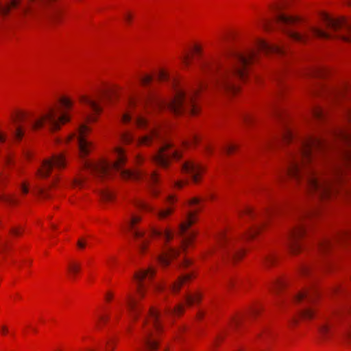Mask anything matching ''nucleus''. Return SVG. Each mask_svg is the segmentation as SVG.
<instances>
[{"mask_svg":"<svg viewBox=\"0 0 351 351\" xmlns=\"http://www.w3.org/2000/svg\"><path fill=\"white\" fill-rule=\"evenodd\" d=\"M349 126L330 133V139L298 136L285 128L282 141L291 145L279 179L293 180L318 199L331 198L337 191L343 164L351 162V109L346 110Z\"/></svg>","mask_w":351,"mask_h":351,"instance_id":"f257e3e1","label":"nucleus"},{"mask_svg":"<svg viewBox=\"0 0 351 351\" xmlns=\"http://www.w3.org/2000/svg\"><path fill=\"white\" fill-rule=\"evenodd\" d=\"M258 51L282 54L284 49L260 39L256 43V50L250 49L245 53L237 51H230L228 55L230 59L229 64H224L217 60L202 61L200 63L201 71L210 79L211 86L230 94H235L239 90L236 80L245 79L248 66L256 60Z\"/></svg>","mask_w":351,"mask_h":351,"instance_id":"f03ea898","label":"nucleus"},{"mask_svg":"<svg viewBox=\"0 0 351 351\" xmlns=\"http://www.w3.org/2000/svg\"><path fill=\"white\" fill-rule=\"evenodd\" d=\"M134 121L139 128L147 129L146 133L136 140L138 145L149 146L161 144L158 152L152 156L153 162L162 168H167L171 159L178 160L182 157L180 151L173 148V145L165 139L163 134L157 127L149 125L146 117L136 115Z\"/></svg>","mask_w":351,"mask_h":351,"instance_id":"7ed1b4c3","label":"nucleus"},{"mask_svg":"<svg viewBox=\"0 0 351 351\" xmlns=\"http://www.w3.org/2000/svg\"><path fill=\"white\" fill-rule=\"evenodd\" d=\"M322 19L326 26L331 30L335 32L342 30L343 32L332 35L330 32L312 25H307L299 32L287 29L285 30V32L292 40L301 43H306L311 39V36L326 39L336 38L351 43V26L347 24L343 19H334L328 14L323 13Z\"/></svg>","mask_w":351,"mask_h":351,"instance_id":"20e7f679","label":"nucleus"},{"mask_svg":"<svg viewBox=\"0 0 351 351\" xmlns=\"http://www.w3.org/2000/svg\"><path fill=\"white\" fill-rule=\"evenodd\" d=\"M73 104L71 99L63 96L59 99V105L51 107L40 117H34L29 113L19 112L16 119L19 121L27 120L31 130H36L47 125L51 130H57L60 126L70 120L66 110L70 109Z\"/></svg>","mask_w":351,"mask_h":351,"instance_id":"39448f33","label":"nucleus"},{"mask_svg":"<svg viewBox=\"0 0 351 351\" xmlns=\"http://www.w3.org/2000/svg\"><path fill=\"white\" fill-rule=\"evenodd\" d=\"M208 86L207 82L203 79H199L195 87L186 91L182 88H175L174 97L168 102L159 99L151 101L152 105L155 108H167L175 114H180L187 112L192 114L197 112V107L195 104V98L199 93Z\"/></svg>","mask_w":351,"mask_h":351,"instance_id":"423d86ee","label":"nucleus"},{"mask_svg":"<svg viewBox=\"0 0 351 351\" xmlns=\"http://www.w3.org/2000/svg\"><path fill=\"white\" fill-rule=\"evenodd\" d=\"M115 154L117 160L112 163L106 160H100L98 162L85 160L84 167L97 178L101 180L110 177L113 171H120L122 178L124 179L138 180L144 177V174L141 171H130L122 168V165L125 161V157L124 152L121 148H116Z\"/></svg>","mask_w":351,"mask_h":351,"instance_id":"0eeeda50","label":"nucleus"},{"mask_svg":"<svg viewBox=\"0 0 351 351\" xmlns=\"http://www.w3.org/2000/svg\"><path fill=\"white\" fill-rule=\"evenodd\" d=\"M155 269L152 267L146 269H142L134 275V279L137 284L136 297L128 295L126 305L129 316L131 319L136 320L141 312L140 300L145 297L146 286L144 283L145 280H152L155 274Z\"/></svg>","mask_w":351,"mask_h":351,"instance_id":"6e6552de","label":"nucleus"},{"mask_svg":"<svg viewBox=\"0 0 351 351\" xmlns=\"http://www.w3.org/2000/svg\"><path fill=\"white\" fill-rule=\"evenodd\" d=\"M314 215L313 212L302 211L297 214L294 219V225L287 237V246L293 254L300 251L299 239L304 234V223Z\"/></svg>","mask_w":351,"mask_h":351,"instance_id":"1a4fd4ad","label":"nucleus"},{"mask_svg":"<svg viewBox=\"0 0 351 351\" xmlns=\"http://www.w3.org/2000/svg\"><path fill=\"white\" fill-rule=\"evenodd\" d=\"M160 311L152 306L149 311V319L144 322V343L147 351H155L158 348V341L152 329L158 332L160 330Z\"/></svg>","mask_w":351,"mask_h":351,"instance_id":"9d476101","label":"nucleus"},{"mask_svg":"<svg viewBox=\"0 0 351 351\" xmlns=\"http://www.w3.org/2000/svg\"><path fill=\"white\" fill-rule=\"evenodd\" d=\"M217 246L213 250L222 256H227L232 260H238L244 254L243 249L237 243V240L227 235L225 232H220L217 236Z\"/></svg>","mask_w":351,"mask_h":351,"instance_id":"9b49d317","label":"nucleus"},{"mask_svg":"<svg viewBox=\"0 0 351 351\" xmlns=\"http://www.w3.org/2000/svg\"><path fill=\"white\" fill-rule=\"evenodd\" d=\"M317 298V291L313 288L304 289L293 296V301L302 305L299 311V317L310 319L314 317V311L311 307V304L315 302Z\"/></svg>","mask_w":351,"mask_h":351,"instance_id":"f8f14e48","label":"nucleus"},{"mask_svg":"<svg viewBox=\"0 0 351 351\" xmlns=\"http://www.w3.org/2000/svg\"><path fill=\"white\" fill-rule=\"evenodd\" d=\"M141 217L135 214L133 210L128 209L126 216L124 219L125 228L131 232L135 241H136L138 250L143 253L145 252L147 240L144 238V232L135 228V225L140 222Z\"/></svg>","mask_w":351,"mask_h":351,"instance_id":"ddd939ff","label":"nucleus"},{"mask_svg":"<svg viewBox=\"0 0 351 351\" xmlns=\"http://www.w3.org/2000/svg\"><path fill=\"white\" fill-rule=\"evenodd\" d=\"M348 314H351V308L337 311L334 313L332 319L328 317L324 318L317 326L320 339L323 341L329 339L333 334L335 322L339 319H343Z\"/></svg>","mask_w":351,"mask_h":351,"instance_id":"4468645a","label":"nucleus"},{"mask_svg":"<svg viewBox=\"0 0 351 351\" xmlns=\"http://www.w3.org/2000/svg\"><path fill=\"white\" fill-rule=\"evenodd\" d=\"M65 165L66 160L62 154L53 155L51 158L43 162L42 167L37 171V175L41 178H47L53 169H61Z\"/></svg>","mask_w":351,"mask_h":351,"instance_id":"2eb2a0df","label":"nucleus"},{"mask_svg":"<svg viewBox=\"0 0 351 351\" xmlns=\"http://www.w3.org/2000/svg\"><path fill=\"white\" fill-rule=\"evenodd\" d=\"M350 237L351 232L349 231L339 232L331 238H325L319 241L317 244L318 251L322 254H325L332 250L336 244L343 242Z\"/></svg>","mask_w":351,"mask_h":351,"instance_id":"dca6fc26","label":"nucleus"},{"mask_svg":"<svg viewBox=\"0 0 351 351\" xmlns=\"http://www.w3.org/2000/svg\"><path fill=\"white\" fill-rule=\"evenodd\" d=\"M195 212H189L186 220L179 225L178 233L182 237V247L183 248L190 245L195 237V232L193 231L188 232V229L195 222Z\"/></svg>","mask_w":351,"mask_h":351,"instance_id":"f3484780","label":"nucleus"},{"mask_svg":"<svg viewBox=\"0 0 351 351\" xmlns=\"http://www.w3.org/2000/svg\"><path fill=\"white\" fill-rule=\"evenodd\" d=\"M79 101L90 112L87 115L88 121H94L95 119V115L99 114L101 112V107L99 101L91 96L80 95H79Z\"/></svg>","mask_w":351,"mask_h":351,"instance_id":"a211bd4d","label":"nucleus"},{"mask_svg":"<svg viewBox=\"0 0 351 351\" xmlns=\"http://www.w3.org/2000/svg\"><path fill=\"white\" fill-rule=\"evenodd\" d=\"M89 131L88 126L82 124L77 131V134H74L76 136L77 143L78 145L79 152L81 157L87 155L92 149V144L86 138V134Z\"/></svg>","mask_w":351,"mask_h":351,"instance_id":"6ab92c4d","label":"nucleus"},{"mask_svg":"<svg viewBox=\"0 0 351 351\" xmlns=\"http://www.w3.org/2000/svg\"><path fill=\"white\" fill-rule=\"evenodd\" d=\"M182 171L190 175L194 182H198L203 172V167L193 160H187L182 165Z\"/></svg>","mask_w":351,"mask_h":351,"instance_id":"aec40b11","label":"nucleus"},{"mask_svg":"<svg viewBox=\"0 0 351 351\" xmlns=\"http://www.w3.org/2000/svg\"><path fill=\"white\" fill-rule=\"evenodd\" d=\"M180 253V250L168 247L165 251L158 256V261L162 266H167L169 264L170 259L176 257Z\"/></svg>","mask_w":351,"mask_h":351,"instance_id":"412c9836","label":"nucleus"},{"mask_svg":"<svg viewBox=\"0 0 351 351\" xmlns=\"http://www.w3.org/2000/svg\"><path fill=\"white\" fill-rule=\"evenodd\" d=\"M276 21L281 25H292L298 22L302 21V19L297 16L287 15L283 13H279L276 16Z\"/></svg>","mask_w":351,"mask_h":351,"instance_id":"4be33fe9","label":"nucleus"},{"mask_svg":"<svg viewBox=\"0 0 351 351\" xmlns=\"http://www.w3.org/2000/svg\"><path fill=\"white\" fill-rule=\"evenodd\" d=\"M150 235L153 238L162 239L166 242L170 241L173 236V232L169 229L160 230L153 227L150 229Z\"/></svg>","mask_w":351,"mask_h":351,"instance_id":"5701e85b","label":"nucleus"},{"mask_svg":"<svg viewBox=\"0 0 351 351\" xmlns=\"http://www.w3.org/2000/svg\"><path fill=\"white\" fill-rule=\"evenodd\" d=\"M21 0H9L5 5L0 3V14L7 15L10 12V8H19L21 4Z\"/></svg>","mask_w":351,"mask_h":351,"instance_id":"b1692460","label":"nucleus"},{"mask_svg":"<svg viewBox=\"0 0 351 351\" xmlns=\"http://www.w3.org/2000/svg\"><path fill=\"white\" fill-rule=\"evenodd\" d=\"M191 278V275L189 274L181 276L178 279L171 285V289L173 293H177L180 291L181 287Z\"/></svg>","mask_w":351,"mask_h":351,"instance_id":"393cba45","label":"nucleus"},{"mask_svg":"<svg viewBox=\"0 0 351 351\" xmlns=\"http://www.w3.org/2000/svg\"><path fill=\"white\" fill-rule=\"evenodd\" d=\"M146 179L149 184V191L153 196H156L158 194V191L152 186V184H156L158 181V176L156 172H153L152 174L147 176Z\"/></svg>","mask_w":351,"mask_h":351,"instance_id":"a878e982","label":"nucleus"},{"mask_svg":"<svg viewBox=\"0 0 351 351\" xmlns=\"http://www.w3.org/2000/svg\"><path fill=\"white\" fill-rule=\"evenodd\" d=\"M263 220H261V221L256 225L253 228H252L245 236L246 239H251L255 237V235L259 232L260 229L264 225Z\"/></svg>","mask_w":351,"mask_h":351,"instance_id":"bb28decb","label":"nucleus"},{"mask_svg":"<svg viewBox=\"0 0 351 351\" xmlns=\"http://www.w3.org/2000/svg\"><path fill=\"white\" fill-rule=\"evenodd\" d=\"M134 205L141 210H145L148 212H154V209L152 206H149L147 203L140 199H136L134 201Z\"/></svg>","mask_w":351,"mask_h":351,"instance_id":"cd10ccee","label":"nucleus"},{"mask_svg":"<svg viewBox=\"0 0 351 351\" xmlns=\"http://www.w3.org/2000/svg\"><path fill=\"white\" fill-rule=\"evenodd\" d=\"M173 211V208L171 207L165 208L164 209L158 210L156 212V215L160 219H165L169 215H170Z\"/></svg>","mask_w":351,"mask_h":351,"instance_id":"c85d7f7f","label":"nucleus"},{"mask_svg":"<svg viewBox=\"0 0 351 351\" xmlns=\"http://www.w3.org/2000/svg\"><path fill=\"white\" fill-rule=\"evenodd\" d=\"M312 115L317 119H322L325 117L324 110L319 106H314L311 110Z\"/></svg>","mask_w":351,"mask_h":351,"instance_id":"c756f323","label":"nucleus"},{"mask_svg":"<svg viewBox=\"0 0 351 351\" xmlns=\"http://www.w3.org/2000/svg\"><path fill=\"white\" fill-rule=\"evenodd\" d=\"M184 311V306L182 304H178L173 308H167L165 310L167 314L173 315H180Z\"/></svg>","mask_w":351,"mask_h":351,"instance_id":"7c9ffc66","label":"nucleus"},{"mask_svg":"<svg viewBox=\"0 0 351 351\" xmlns=\"http://www.w3.org/2000/svg\"><path fill=\"white\" fill-rule=\"evenodd\" d=\"M100 195L101 199L106 202L111 201L114 197L113 193L108 189H101L100 191Z\"/></svg>","mask_w":351,"mask_h":351,"instance_id":"2f4dec72","label":"nucleus"},{"mask_svg":"<svg viewBox=\"0 0 351 351\" xmlns=\"http://www.w3.org/2000/svg\"><path fill=\"white\" fill-rule=\"evenodd\" d=\"M0 199L6 204L12 205L17 203V199L12 195L0 193Z\"/></svg>","mask_w":351,"mask_h":351,"instance_id":"473e14b6","label":"nucleus"},{"mask_svg":"<svg viewBox=\"0 0 351 351\" xmlns=\"http://www.w3.org/2000/svg\"><path fill=\"white\" fill-rule=\"evenodd\" d=\"M185 300L189 305H192L193 303L200 301L201 295L199 293H195V295L187 294L185 295Z\"/></svg>","mask_w":351,"mask_h":351,"instance_id":"72a5a7b5","label":"nucleus"},{"mask_svg":"<svg viewBox=\"0 0 351 351\" xmlns=\"http://www.w3.org/2000/svg\"><path fill=\"white\" fill-rule=\"evenodd\" d=\"M239 215L240 217L245 215L249 217L250 218H253L256 215V214L252 210V209L249 207H245L241 210H239Z\"/></svg>","mask_w":351,"mask_h":351,"instance_id":"f704fd0d","label":"nucleus"},{"mask_svg":"<svg viewBox=\"0 0 351 351\" xmlns=\"http://www.w3.org/2000/svg\"><path fill=\"white\" fill-rule=\"evenodd\" d=\"M25 131V130L23 127L17 126L16 128V129L14 130V131L13 132L14 137L16 140L20 141L22 138V137L23 136Z\"/></svg>","mask_w":351,"mask_h":351,"instance_id":"c9c22d12","label":"nucleus"},{"mask_svg":"<svg viewBox=\"0 0 351 351\" xmlns=\"http://www.w3.org/2000/svg\"><path fill=\"white\" fill-rule=\"evenodd\" d=\"M263 264L266 267L272 265L275 262V257L273 254H268L263 258Z\"/></svg>","mask_w":351,"mask_h":351,"instance_id":"e433bc0d","label":"nucleus"},{"mask_svg":"<svg viewBox=\"0 0 351 351\" xmlns=\"http://www.w3.org/2000/svg\"><path fill=\"white\" fill-rule=\"evenodd\" d=\"M121 139L125 143H130L134 140V137L130 132H125L121 134Z\"/></svg>","mask_w":351,"mask_h":351,"instance_id":"4c0bfd02","label":"nucleus"},{"mask_svg":"<svg viewBox=\"0 0 351 351\" xmlns=\"http://www.w3.org/2000/svg\"><path fill=\"white\" fill-rule=\"evenodd\" d=\"M80 270V265L77 263H71L69 266V271L74 277L75 275Z\"/></svg>","mask_w":351,"mask_h":351,"instance_id":"58836bf2","label":"nucleus"},{"mask_svg":"<svg viewBox=\"0 0 351 351\" xmlns=\"http://www.w3.org/2000/svg\"><path fill=\"white\" fill-rule=\"evenodd\" d=\"M286 285V282L283 280H277L274 284V289L278 291Z\"/></svg>","mask_w":351,"mask_h":351,"instance_id":"ea45409f","label":"nucleus"},{"mask_svg":"<svg viewBox=\"0 0 351 351\" xmlns=\"http://www.w3.org/2000/svg\"><path fill=\"white\" fill-rule=\"evenodd\" d=\"M139 80L143 86H147L152 81V76L149 75H143L139 77Z\"/></svg>","mask_w":351,"mask_h":351,"instance_id":"a19ab883","label":"nucleus"},{"mask_svg":"<svg viewBox=\"0 0 351 351\" xmlns=\"http://www.w3.org/2000/svg\"><path fill=\"white\" fill-rule=\"evenodd\" d=\"M158 78L160 81H166L169 79V75L165 70H160L158 74Z\"/></svg>","mask_w":351,"mask_h":351,"instance_id":"79ce46f5","label":"nucleus"},{"mask_svg":"<svg viewBox=\"0 0 351 351\" xmlns=\"http://www.w3.org/2000/svg\"><path fill=\"white\" fill-rule=\"evenodd\" d=\"M326 71L324 69H316L311 72V75L315 77H322Z\"/></svg>","mask_w":351,"mask_h":351,"instance_id":"37998d69","label":"nucleus"},{"mask_svg":"<svg viewBox=\"0 0 351 351\" xmlns=\"http://www.w3.org/2000/svg\"><path fill=\"white\" fill-rule=\"evenodd\" d=\"M237 147L235 145H227L223 147V150L228 154H230L233 151L237 149Z\"/></svg>","mask_w":351,"mask_h":351,"instance_id":"c03bdc74","label":"nucleus"},{"mask_svg":"<svg viewBox=\"0 0 351 351\" xmlns=\"http://www.w3.org/2000/svg\"><path fill=\"white\" fill-rule=\"evenodd\" d=\"M254 118L253 117L252 115H251L250 114H244L243 117V121L245 123V124H246V125L250 124L251 123H252L254 121Z\"/></svg>","mask_w":351,"mask_h":351,"instance_id":"a18cd8bd","label":"nucleus"},{"mask_svg":"<svg viewBox=\"0 0 351 351\" xmlns=\"http://www.w3.org/2000/svg\"><path fill=\"white\" fill-rule=\"evenodd\" d=\"M84 180H85V178H82V177L76 178L73 181V184L75 187L81 188L83 186V183H84Z\"/></svg>","mask_w":351,"mask_h":351,"instance_id":"49530a36","label":"nucleus"},{"mask_svg":"<svg viewBox=\"0 0 351 351\" xmlns=\"http://www.w3.org/2000/svg\"><path fill=\"white\" fill-rule=\"evenodd\" d=\"M37 192L43 198L49 197V194H48L47 191L45 189H43V188H38Z\"/></svg>","mask_w":351,"mask_h":351,"instance_id":"de8ad7c7","label":"nucleus"},{"mask_svg":"<svg viewBox=\"0 0 351 351\" xmlns=\"http://www.w3.org/2000/svg\"><path fill=\"white\" fill-rule=\"evenodd\" d=\"M122 121L125 123H128L132 119V116L129 113H125L122 116Z\"/></svg>","mask_w":351,"mask_h":351,"instance_id":"09e8293b","label":"nucleus"},{"mask_svg":"<svg viewBox=\"0 0 351 351\" xmlns=\"http://www.w3.org/2000/svg\"><path fill=\"white\" fill-rule=\"evenodd\" d=\"M273 210L272 209H267L266 210H265L261 215V218H266L269 216H270L272 213H273Z\"/></svg>","mask_w":351,"mask_h":351,"instance_id":"8fccbe9b","label":"nucleus"},{"mask_svg":"<svg viewBox=\"0 0 351 351\" xmlns=\"http://www.w3.org/2000/svg\"><path fill=\"white\" fill-rule=\"evenodd\" d=\"M132 16L130 13L127 12V13L124 14L123 19L126 23H130V22L132 21Z\"/></svg>","mask_w":351,"mask_h":351,"instance_id":"3c124183","label":"nucleus"},{"mask_svg":"<svg viewBox=\"0 0 351 351\" xmlns=\"http://www.w3.org/2000/svg\"><path fill=\"white\" fill-rule=\"evenodd\" d=\"M154 289H156V291H160V292H162L165 290V285H163V284H156L154 287Z\"/></svg>","mask_w":351,"mask_h":351,"instance_id":"603ef678","label":"nucleus"},{"mask_svg":"<svg viewBox=\"0 0 351 351\" xmlns=\"http://www.w3.org/2000/svg\"><path fill=\"white\" fill-rule=\"evenodd\" d=\"M310 271V267L308 265H303L300 271L302 274L305 275L307 274Z\"/></svg>","mask_w":351,"mask_h":351,"instance_id":"864d4df0","label":"nucleus"},{"mask_svg":"<svg viewBox=\"0 0 351 351\" xmlns=\"http://www.w3.org/2000/svg\"><path fill=\"white\" fill-rule=\"evenodd\" d=\"M98 322L99 323H101V322H106L108 320V316H104V315H98Z\"/></svg>","mask_w":351,"mask_h":351,"instance_id":"5fc2aeb1","label":"nucleus"},{"mask_svg":"<svg viewBox=\"0 0 351 351\" xmlns=\"http://www.w3.org/2000/svg\"><path fill=\"white\" fill-rule=\"evenodd\" d=\"M346 88H343V89H341V90H335L333 93H334L335 97H338V96L342 95L346 92Z\"/></svg>","mask_w":351,"mask_h":351,"instance_id":"6e6d98bb","label":"nucleus"},{"mask_svg":"<svg viewBox=\"0 0 351 351\" xmlns=\"http://www.w3.org/2000/svg\"><path fill=\"white\" fill-rule=\"evenodd\" d=\"M21 191L23 193L26 194L29 191L28 185L26 183H23L21 186Z\"/></svg>","mask_w":351,"mask_h":351,"instance_id":"4d7b16f0","label":"nucleus"},{"mask_svg":"<svg viewBox=\"0 0 351 351\" xmlns=\"http://www.w3.org/2000/svg\"><path fill=\"white\" fill-rule=\"evenodd\" d=\"M187 183V181H176L175 182L174 184L175 186L180 189L182 188L184 184Z\"/></svg>","mask_w":351,"mask_h":351,"instance_id":"13d9d810","label":"nucleus"},{"mask_svg":"<svg viewBox=\"0 0 351 351\" xmlns=\"http://www.w3.org/2000/svg\"><path fill=\"white\" fill-rule=\"evenodd\" d=\"M201 199L198 197H193L192 198L190 202H189V204L191 205H193V204H198L199 202H200Z\"/></svg>","mask_w":351,"mask_h":351,"instance_id":"bf43d9fd","label":"nucleus"},{"mask_svg":"<svg viewBox=\"0 0 351 351\" xmlns=\"http://www.w3.org/2000/svg\"><path fill=\"white\" fill-rule=\"evenodd\" d=\"M260 311V308L258 307H253L250 310V314L252 315H257Z\"/></svg>","mask_w":351,"mask_h":351,"instance_id":"052dcab7","label":"nucleus"},{"mask_svg":"<svg viewBox=\"0 0 351 351\" xmlns=\"http://www.w3.org/2000/svg\"><path fill=\"white\" fill-rule=\"evenodd\" d=\"M182 58V62L183 63L187 66L189 64V57L188 55H186L184 56V57Z\"/></svg>","mask_w":351,"mask_h":351,"instance_id":"680f3d73","label":"nucleus"},{"mask_svg":"<svg viewBox=\"0 0 351 351\" xmlns=\"http://www.w3.org/2000/svg\"><path fill=\"white\" fill-rule=\"evenodd\" d=\"M343 194L351 198V186L348 189H346L343 191Z\"/></svg>","mask_w":351,"mask_h":351,"instance_id":"e2e57ef3","label":"nucleus"},{"mask_svg":"<svg viewBox=\"0 0 351 351\" xmlns=\"http://www.w3.org/2000/svg\"><path fill=\"white\" fill-rule=\"evenodd\" d=\"M205 150H206L207 154H211L213 152V148L209 145H205Z\"/></svg>","mask_w":351,"mask_h":351,"instance_id":"0e129e2a","label":"nucleus"},{"mask_svg":"<svg viewBox=\"0 0 351 351\" xmlns=\"http://www.w3.org/2000/svg\"><path fill=\"white\" fill-rule=\"evenodd\" d=\"M77 245L81 249L84 248L86 245L85 243L81 240H79L77 241Z\"/></svg>","mask_w":351,"mask_h":351,"instance_id":"69168bd1","label":"nucleus"},{"mask_svg":"<svg viewBox=\"0 0 351 351\" xmlns=\"http://www.w3.org/2000/svg\"><path fill=\"white\" fill-rule=\"evenodd\" d=\"M193 51H194V53L199 54L201 51V49L199 46L195 45L193 48Z\"/></svg>","mask_w":351,"mask_h":351,"instance_id":"338daca9","label":"nucleus"},{"mask_svg":"<svg viewBox=\"0 0 351 351\" xmlns=\"http://www.w3.org/2000/svg\"><path fill=\"white\" fill-rule=\"evenodd\" d=\"M198 141H199L198 136H196V135L193 136V137L191 138V143H197Z\"/></svg>","mask_w":351,"mask_h":351,"instance_id":"774afa93","label":"nucleus"}]
</instances>
